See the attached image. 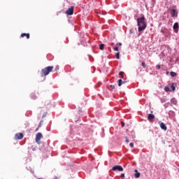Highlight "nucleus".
Listing matches in <instances>:
<instances>
[{
    "mask_svg": "<svg viewBox=\"0 0 179 179\" xmlns=\"http://www.w3.org/2000/svg\"><path fill=\"white\" fill-rule=\"evenodd\" d=\"M137 26H138V31H143L146 29V18L141 17L137 19Z\"/></svg>",
    "mask_w": 179,
    "mask_h": 179,
    "instance_id": "nucleus-1",
    "label": "nucleus"
},
{
    "mask_svg": "<svg viewBox=\"0 0 179 179\" xmlns=\"http://www.w3.org/2000/svg\"><path fill=\"white\" fill-rule=\"evenodd\" d=\"M54 69V66H48L43 69L41 71V78H44V76H47L50 74V72H52Z\"/></svg>",
    "mask_w": 179,
    "mask_h": 179,
    "instance_id": "nucleus-2",
    "label": "nucleus"
},
{
    "mask_svg": "<svg viewBox=\"0 0 179 179\" xmlns=\"http://www.w3.org/2000/svg\"><path fill=\"white\" fill-rule=\"evenodd\" d=\"M41 139H43V134L41 133H37L36 135L35 141H36V143H38V145H40V143H41L40 142V141Z\"/></svg>",
    "mask_w": 179,
    "mask_h": 179,
    "instance_id": "nucleus-3",
    "label": "nucleus"
},
{
    "mask_svg": "<svg viewBox=\"0 0 179 179\" xmlns=\"http://www.w3.org/2000/svg\"><path fill=\"white\" fill-rule=\"evenodd\" d=\"M113 171H124V168L121 165H116L112 168Z\"/></svg>",
    "mask_w": 179,
    "mask_h": 179,
    "instance_id": "nucleus-4",
    "label": "nucleus"
},
{
    "mask_svg": "<svg viewBox=\"0 0 179 179\" xmlns=\"http://www.w3.org/2000/svg\"><path fill=\"white\" fill-rule=\"evenodd\" d=\"M15 139L16 141H19L20 139H23V134L22 133H18L15 135Z\"/></svg>",
    "mask_w": 179,
    "mask_h": 179,
    "instance_id": "nucleus-5",
    "label": "nucleus"
},
{
    "mask_svg": "<svg viewBox=\"0 0 179 179\" xmlns=\"http://www.w3.org/2000/svg\"><path fill=\"white\" fill-rule=\"evenodd\" d=\"M66 13L69 15L71 16L73 15V6H71L70 8H69L66 11Z\"/></svg>",
    "mask_w": 179,
    "mask_h": 179,
    "instance_id": "nucleus-6",
    "label": "nucleus"
},
{
    "mask_svg": "<svg viewBox=\"0 0 179 179\" xmlns=\"http://www.w3.org/2000/svg\"><path fill=\"white\" fill-rule=\"evenodd\" d=\"M171 15L172 17H177V16H178V13L176 12V9H171Z\"/></svg>",
    "mask_w": 179,
    "mask_h": 179,
    "instance_id": "nucleus-7",
    "label": "nucleus"
},
{
    "mask_svg": "<svg viewBox=\"0 0 179 179\" xmlns=\"http://www.w3.org/2000/svg\"><path fill=\"white\" fill-rule=\"evenodd\" d=\"M158 124H159L161 129H163L164 131H167V127H166V124H164V123H163L162 122H159Z\"/></svg>",
    "mask_w": 179,
    "mask_h": 179,
    "instance_id": "nucleus-8",
    "label": "nucleus"
},
{
    "mask_svg": "<svg viewBox=\"0 0 179 179\" xmlns=\"http://www.w3.org/2000/svg\"><path fill=\"white\" fill-rule=\"evenodd\" d=\"M148 120H150V122H153V120H155V115H153V114H148Z\"/></svg>",
    "mask_w": 179,
    "mask_h": 179,
    "instance_id": "nucleus-9",
    "label": "nucleus"
},
{
    "mask_svg": "<svg viewBox=\"0 0 179 179\" xmlns=\"http://www.w3.org/2000/svg\"><path fill=\"white\" fill-rule=\"evenodd\" d=\"M178 22H175L173 24V30H175L176 33L178 31Z\"/></svg>",
    "mask_w": 179,
    "mask_h": 179,
    "instance_id": "nucleus-10",
    "label": "nucleus"
},
{
    "mask_svg": "<svg viewBox=\"0 0 179 179\" xmlns=\"http://www.w3.org/2000/svg\"><path fill=\"white\" fill-rule=\"evenodd\" d=\"M122 45V43H118L116 44L115 47L114 48V51H120V49H118V47H121Z\"/></svg>",
    "mask_w": 179,
    "mask_h": 179,
    "instance_id": "nucleus-11",
    "label": "nucleus"
},
{
    "mask_svg": "<svg viewBox=\"0 0 179 179\" xmlns=\"http://www.w3.org/2000/svg\"><path fill=\"white\" fill-rule=\"evenodd\" d=\"M134 177L135 178H139L141 177V173L138 172V170H135Z\"/></svg>",
    "mask_w": 179,
    "mask_h": 179,
    "instance_id": "nucleus-12",
    "label": "nucleus"
},
{
    "mask_svg": "<svg viewBox=\"0 0 179 179\" xmlns=\"http://www.w3.org/2000/svg\"><path fill=\"white\" fill-rule=\"evenodd\" d=\"M21 37H27V38H30V34L23 33L21 34Z\"/></svg>",
    "mask_w": 179,
    "mask_h": 179,
    "instance_id": "nucleus-13",
    "label": "nucleus"
},
{
    "mask_svg": "<svg viewBox=\"0 0 179 179\" xmlns=\"http://www.w3.org/2000/svg\"><path fill=\"white\" fill-rule=\"evenodd\" d=\"M30 97L32 100H36V99H37V96H36V94L34 93L31 94Z\"/></svg>",
    "mask_w": 179,
    "mask_h": 179,
    "instance_id": "nucleus-14",
    "label": "nucleus"
},
{
    "mask_svg": "<svg viewBox=\"0 0 179 179\" xmlns=\"http://www.w3.org/2000/svg\"><path fill=\"white\" fill-rule=\"evenodd\" d=\"M117 83H118L119 87L122 86L123 85V83H125V82L122 81V79L118 80Z\"/></svg>",
    "mask_w": 179,
    "mask_h": 179,
    "instance_id": "nucleus-15",
    "label": "nucleus"
},
{
    "mask_svg": "<svg viewBox=\"0 0 179 179\" xmlns=\"http://www.w3.org/2000/svg\"><path fill=\"white\" fill-rule=\"evenodd\" d=\"M170 74L172 78H174V76H177V73H176V72L171 71Z\"/></svg>",
    "mask_w": 179,
    "mask_h": 179,
    "instance_id": "nucleus-16",
    "label": "nucleus"
},
{
    "mask_svg": "<svg viewBox=\"0 0 179 179\" xmlns=\"http://www.w3.org/2000/svg\"><path fill=\"white\" fill-rule=\"evenodd\" d=\"M99 50H101V51H103V50H104V44H101L99 45Z\"/></svg>",
    "mask_w": 179,
    "mask_h": 179,
    "instance_id": "nucleus-17",
    "label": "nucleus"
},
{
    "mask_svg": "<svg viewBox=\"0 0 179 179\" xmlns=\"http://www.w3.org/2000/svg\"><path fill=\"white\" fill-rule=\"evenodd\" d=\"M120 76H121V79H124V72L123 71H120L119 73Z\"/></svg>",
    "mask_w": 179,
    "mask_h": 179,
    "instance_id": "nucleus-18",
    "label": "nucleus"
},
{
    "mask_svg": "<svg viewBox=\"0 0 179 179\" xmlns=\"http://www.w3.org/2000/svg\"><path fill=\"white\" fill-rule=\"evenodd\" d=\"M171 87L173 92H174L176 90V87L174 86V84H172Z\"/></svg>",
    "mask_w": 179,
    "mask_h": 179,
    "instance_id": "nucleus-19",
    "label": "nucleus"
},
{
    "mask_svg": "<svg viewBox=\"0 0 179 179\" xmlns=\"http://www.w3.org/2000/svg\"><path fill=\"white\" fill-rule=\"evenodd\" d=\"M124 139H125V142H126L127 143H129V139H128V137H127V136H125V137H124Z\"/></svg>",
    "mask_w": 179,
    "mask_h": 179,
    "instance_id": "nucleus-20",
    "label": "nucleus"
},
{
    "mask_svg": "<svg viewBox=\"0 0 179 179\" xmlns=\"http://www.w3.org/2000/svg\"><path fill=\"white\" fill-rule=\"evenodd\" d=\"M141 65H142L143 68H146V63H145V62H143L141 63Z\"/></svg>",
    "mask_w": 179,
    "mask_h": 179,
    "instance_id": "nucleus-21",
    "label": "nucleus"
},
{
    "mask_svg": "<svg viewBox=\"0 0 179 179\" xmlns=\"http://www.w3.org/2000/svg\"><path fill=\"white\" fill-rule=\"evenodd\" d=\"M164 90L165 92H170V88L169 87H165Z\"/></svg>",
    "mask_w": 179,
    "mask_h": 179,
    "instance_id": "nucleus-22",
    "label": "nucleus"
},
{
    "mask_svg": "<svg viewBox=\"0 0 179 179\" xmlns=\"http://www.w3.org/2000/svg\"><path fill=\"white\" fill-rule=\"evenodd\" d=\"M116 59H120V52L116 53Z\"/></svg>",
    "mask_w": 179,
    "mask_h": 179,
    "instance_id": "nucleus-23",
    "label": "nucleus"
},
{
    "mask_svg": "<svg viewBox=\"0 0 179 179\" xmlns=\"http://www.w3.org/2000/svg\"><path fill=\"white\" fill-rule=\"evenodd\" d=\"M45 117H47V112L43 113L42 118H45Z\"/></svg>",
    "mask_w": 179,
    "mask_h": 179,
    "instance_id": "nucleus-24",
    "label": "nucleus"
},
{
    "mask_svg": "<svg viewBox=\"0 0 179 179\" xmlns=\"http://www.w3.org/2000/svg\"><path fill=\"white\" fill-rule=\"evenodd\" d=\"M42 122H43V120H41V122H40V123H39V124H38V128H41V124H42Z\"/></svg>",
    "mask_w": 179,
    "mask_h": 179,
    "instance_id": "nucleus-25",
    "label": "nucleus"
},
{
    "mask_svg": "<svg viewBox=\"0 0 179 179\" xmlns=\"http://www.w3.org/2000/svg\"><path fill=\"white\" fill-rule=\"evenodd\" d=\"M110 89H113V90L115 89V86H114L113 85H110Z\"/></svg>",
    "mask_w": 179,
    "mask_h": 179,
    "instance_id": "nucleus-26",
    "label": "nucleus"
},
{
    "mask_svg": "<svg viewBox=\"0 0 179 179\" xmlns=\"http://www.w3.org/2000/svg\"><path fill=\"white\" fill-rule=\"evenodd\" d=\"M129 146H130V148H134V143H129Z\"/></svg>",
    "mask_w": 179,
    "mask_h": 179,
    "instance_id": "nucleus-27",
    "label": "nucleus"
},
{
    "mask_svg": "<svg viewBox=\"0 0 179 179\" xmlns=\"http://www.w3.org/2000/svg\"><path fill=\"white\" fill-rule=\"evenodd\" d=\"M121 177H122V178H125V174L124 173H121Z\"/></svg>",
    "mask_w": 179,
    "mask_h": 179,
    "instance_id": "nucleus-28",
    "label": "nucleus"
},
{
    "mask_svg": "<svg viewBox=\"0 0 179 179\" xmlns=\"http://www.w3.org/2000/svg\"><path fill=\"white\" fill-rule=\"evenodd\" d=\"M161 66L159 64L157 65V69H160Z\"/></svg>",
    "mask_w": 179,
    "mask_h": 179,
    "instance_id": "nucleus-29",
    "label": "nucleus"
},
{
    "mask_svg": "<svg viewBox=\"0 0 179 179\" xmlns=\"http://www.w3.org/2000/svg\"><path fill=\"white\" fill-rule=\"evenodd\" d=\"M121 124H122V127H125V123L124 122H122Z\"/></svg>",
    "mask_w": 179,
    "mask_h": 179,
    "instance_id": "nucleus-30",
    "label": "nucleus"
},
{
    "mask_svg": "<svg viewBox=\"0 0 179 179\" xmlns=\"http://www.w3.org/2000/svg\"><path fill=\"white\" fill-rule=\"evenodd\" d=\"M54 179H59V177H58V176H55Z\"/></svg>",
    "mask_w": 179,
    "mask_h": 179,
    "instance_id": "nucleus-31",
    "label": "nucleus"
},
{
    "mask_svg": "<svg viewBox=\"0 0 179 179\" xmlns=\"http://www.w3.org/2000/svg\"><path fill=\"white\" fill-rule=\"evenodd\" d=\"M56 69H57V70L59 69V66H56Z\"/></svg>",
    "mask_w": 179,
    "mask_h": 179,
    "instance_id": "nucleus-32",
    "label": "nucleus"
},
{
    "mask_svg": "<svg viewBox=\"0 0 179 179\" xmlns=\"http://www.w3.org/2000/svg\"><path fill=\"white\" fill-rule=\"evenodd\" d=\"M39 129H40V127H38V128L35 130L36 132H37V131H38Z\"/></svg>",
    "mask_w": 179,
    "mask_h": 179,
    "instance_id": "nucleus-33",
    "label": "nucleus"
},
{
    "mask_svg": "<svg viewBox=\"0 0 179 179\" xmlns=\"http://www.w3.org/2000/svg\"><path fill=\"white\" fill-rule=\"evenodd\" d=\"M111 45H114V43H111Z\"/></svg>",
    "mask_w": 179,
    "mask_h": 179,
    "instance_id": "nucleus-34",
    "label": "nucleus"
},
{
    "mask_svg": "<svg viewBox=\"0 0 179 179\" xmlns=\"http://www.w3.org/2000/svg\"><path fill=\"white\" fill-rule=\"evenodd\" d=\"M134 136H132V138H133V139H134Z\"/></svg>",
    "mask_w": 179,
    "mask_h": 179,
    "instance_id": "nucleus-35",
    "label": "nucleus"
},
{
    "mask_svg": "<svg viewBox=\"0 0 179 179\" xmlns=\"http://www.w3.org/2000/svg\"><path fill=\"white\" fill-rule=\"evenodd\" d=\"M122 179H124V178H122Z\"/></svg>",
    "mask_w": 179,
    "mask_h": 179,
    "instance_id": "nucleus-36",
    "label": "nucleus"
}]
</instances>
